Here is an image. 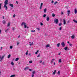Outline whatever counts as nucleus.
<instances>
[{
  "label": "nucleus",
  "mask_w": 77,
  "mask_h": 77,
  "mask_svg": "<svg viewBox=\"0 0 77 77\" xmlns=\"http://www.w3.org/2000/svg\"><path fill=\"white\" fill-rule=\"evenodd\" d=\"M37 30H40V29H39V28H37Z\"/></svg>",
  "instance_id": "obj_51"
},
{
  "label": "nucleus",
  "mask_w": 77,
  "mask_h": 77,
  "mask_svg": "<svg viewBox=\"0 0 77 77\" xmlns=\"http://www.w3.org/2000/svg\"><path fill=\"white\" fill-rule=\"evenodd\" d=\"M1 50H2V49H3V47H1Z\"/></svg>",
  "instance_id": "obj_50"
},
{
  "label": "nucleus",
  "mask_w": 77,
  "mask_h": 77,
  "mask_svg": "<svg viewBox=\"0 0 77 77\" xmlns=\"http://www.w3.org/2000/svg\"><path fill=\"white\" fill-rule=\"evenodd\" d=\"M45 35H46V34H45Z\"/></svg>",
  "instance_id": "obj_63"
},
{
  "label": "nucleus",
  "mask_w": 77,
  "mask_h": 77,
  "mask_svg": "<svg viewBox=\"0 0 77 77\" xmlns=\"http://www.w3.org/2000/svg\"><path fill=\"white\" fill-rule=\"evenodd\" d=\"M47 16V15L45 14H44L43 15V17H46Z\"/></svg>",
  "instance_id": "obj_37"
},
{
  "label": "nucleus",
  "mask_w": 77,
  "mask_h": 77,
  "mask_svg": "<svg viewBox=\"0 0 77 77\" xmlns=\"http://www.w3.org/2000/svg\"><path fill=\"white\" fill-rule=\"evenodd\" d=\"M27 27V29H28V28H29V27H28V26L27 27Z\"/></svg>",
  "instance_id": "obj_60"
},
{
  "label": "nucleus",
  "mask_w": 77,
  "mask_h": 77,
  "mask_svg": "<svg viewBox=\"0 0 77 77\" xmlns=\"http://www.w3.org/2000/svg\"><path fill=\"white\" fill-rule=\"evenodd\" d=\"M69 21H68V23H69Z\"/></svg>",
  "instance_id": "obj_64"
},
{
  "label": "nucleus",
  "mask_w": 77,
  "mask_h": 77,
  "mask_svg": "<svg viewBox=\"0 0 77 77\" xmlns=\"http://www.w3.org/2000/svg\"><path fill=\"white\" fill-rule=\"evenodd\" d=\"M54 65H55V64H56V63L54 62Z\"/></svg>",
  "instance_id": "obj_57"
},
{
  "label": "nucleus",
  "mask_w": 77,
  "mask_h": 77,
  "mask_svg": "<svg viewBox=\"0 0 77 77\" xmlns=\"http://www.w3.org/2000/svg\"><path fill=\"white\" fill-rule=\"evenodd\" d=\"M75 14L77 13V9L76 8L75 9Z\"/></svg>",
  "instance_id": "obj_15"
},
{
  "label": "nucleus",
  "mask_w": 77,
  "mask_h": 77,
  "mask_svg": "<svg viewBox=\"0 0 77 77\" xmlns=\"http://www.w3.org/2000/svg\"><path fill=\"white\" fill-rule=\"evenodd\" d=\"M43 64H44V62H43L42 63Z\"/></svg>",
  "instance_id": "obj_58"
},
{
  "label": "nucleus",
  "mask_w": 77,
  "mask_h": 77,
  "mask_svg": "<svg viewBox=\"0 0 77 77\" xmlns=\"http://www.w3.org/2000/svg\"><path fill=\"white\" fill-rule=\"evenodd\" d=\"M15 77V75H11L10 77Z\"/></svg>",
  "instance_id": "obj_20"
},
{
  "label": "nucleus",
  "mask_w": 77,
  "mask_h": 77,
  "mask_svg": "<svg viewBox=\"0 0 77 77\" xmlns=\"http://www.w3.org/2000/svg\"><path fill=\"white\" fill-rule=\"evenodd\" d=\"M5 55H3L2 57L1 58V56H0V61H2L3 59L4 58V57H5Z\"/></svg>",
  "instance_id": "obj_4"
},
{
  "label": "nucleus",
  "mask_w": 77,
  "mask_h": 77,
  "mask_svg": "<svg viewBox=\"0 0 77 77\" xmlns=\"http://www.w3.org/2000/svg\"><path fill=\"white\" fill-rule=\"evenodd\" d=\"M61 45H62L63 47H65V44L64 42H62L61 44Z\"/></svg>",
  "instance_id": "obj_8"
},
{
  "label": "nucleus",
  "mask_w": 77,
  "mask_h": 77,
  "mask_svg": "<svg viewBox=\"0 0 77 77\" xmlns=\"http://www.w3.org/2000/svg\"><path fill=\"white\" fill-rule=\"evenodd\" d=\"M42 5H43V3H41V5L40 6V9H41V8H42Z\"/></svg>",
  "instance_id": "obj_12"
},
{
  "label": "nucleus",
  "mask_w": 77,
  "mask_h": 77,
  "mask_svg": "<svg viewBox=\"0 0 77 77\" xmlns=\"http://www.w3.org/2000/svg\"><path fill=\"white\" fill-rule=\"evenodd\" d=\"M59 46H60V43H58L57 44V47H59Z\"/></svg>",
  "instance_id": "obj_30"
},
{
  "label": "nucleus",
  "mask_w": 77,
  "mask_h": 77,
  "mask_svg": "<svg viewBox=\"0 0 77 77\" xmlns=\"http://www.w3.org/2000/svg\"><path fill=\"white\" fill-rule=\"evenodd\" d=\"M16 3H17V4H18V1H16Z\"/></svg>",
  "instance_id": "obj_55"
},
{
  "label": "nucleus",
  "mask_w": 77,
  "mask_h": 77,
  "mask_svg": "<svg viewBox=\"0 0 77 77\" xmlns=\"http://www.w3.org/2000/svg\"><path fill=\"white\" fill-rule=\"evenodd\" d=\"M57 3H58V2H57V1L55 2H54V5H56Z\"/></svg>",
  "instance_id": "obj_33"
},
{
  "label": "nucleus",
  "mask_w": 77,
  "mask_h": 77,
  "mask_svg": "<svg viewBox=\"0 0 77 77\" xmlns=\"http://www.w3.org/2000/svg\"><path fill=\"white\" fill-rule=\"evenodd\" d=\"M44 12L45 13V12H47V8H45V9H44Z\"/></svg>",
  "instance_id": "obj_21"
},
{
  "label": "nucleus",
  "mask_w": 77,
  "mask_h": 77,
  "mask_svg": "<svg viewBox=\"0 0 77 77\" xmlns=\"http://www.w3.org/2000/svg\"><path fill=\"white\" fill-rule=\"evenodd\" d=\"M11 65H14V62H12L11 63Z\"/></svg>",
  "instance_id": "obj_36"
},
{
  "label": "nucleus",
  "mask_w": 77,
  "mask_h": 77,
  "mask_svg": "<svg viewBox=\"0 0 77 77\" xmlns=\"http://www.w3.org/2000/svg\"><path fill=\"white\" fill-rule=\"evenodd\" d=\"M42 63V61H40V63Z\"/></svg>",
  "instance_id": "obj_56"
},
{
  "label": "nucleus",
  "mask_w": 77,
  "mask_h": 77,
  "mask_svg": "<svg viewBox=\"0 0 77 77\" xmlns=\"http://www.w3.org/2000/svg\"><path fill=\"white\" fill-rule=\"evenodd\" d=\"M10 57H11V54H9L8 56V59H9V58H10Z\"/></svg>",
  "instance_id": "obj_24"
},
{
  "label": "nucleus",
  "mask_w": 77,
  "mask_h": 77,
  "mask_svg": "<svg viewBox=\"0 0 77 77\" xmlns=\"http://www.w3.org/2000/svg\"><path fill=\"white\" fill-rule=\"evenodd\" d=\"M18 38H20V35H19V36H18Z\"/></svg>",
  "instance_id": "obj_61"
},
{
  "label": "nucleus",
  "mask_w": 77,
  "mask_h": 77,
  "mask_svg": "<svg viewBox=\"0 0 77 77\" xmlns=\"http://www.w3.org/2000/svg\"><path fill=\"white\" fill-rule=\"evenodd\" d=\"M64 50H65L66 51H68L69 50V49L67 47H66L64 48Z\"/></svg>",
  "instance_id": "obj_9"
},
{
  "label": "nucleus",
  "mask_w": 77,
  "mask_h": 77,
  "mask_svg": "<svg viewBox=\"0 0 77 77\" xmlns=\"http://www.w3.org/2000/svg\"><path fill=\"white\" fill-rule=\"evenodd\" d=\"M28 52H29V51H27L26 52V53L25 54H26V55H27V54H28Z\"/></svg>",
  "instance_id": "obj_35"
},
{
  "label": "nucleus",
  "mask_w": 77,
  "mask_h": 77,
  "mask_svg": "<svg viewBox=\"0 0 77 77\" xmlns=\"http://www.w3.org/2000/svg\"><path fill=\"white\" fill-rule=\"evenodd\" d=\"M59 55H60V53L58 54Z\"/></svg>",
  "instance_id": "obj_59"
},
{
  "label": "nucleus",
  "mask_w": 77,
  "mask_h": 77,
  "mask_svg": "<svg viewBox=\"0 0 77 77\" xmlns=\"http://www.w3.org/2000/svg\"><path fill=\"white\" fill-rule=\"evenodd\" d=\"M16 15L15 14H14L13 16V18H15V17Z\"/></svg>",
  "instance_id": "obj_41"
},
{
  "label": "nucleus",
  "mask_w": 77,
  "mask_h": 77,
  "mask_svg": "<svg viewBox=\"0 0 77 77\" xmlns=\"http://www.w3.org/2000/svg\"><path fill=\"white\" fill-rule=\"evenodd\" d=\"M57 74H58V75H60V71H58V72L57 73Z\"/></svg>",
  "instance_id": "obj_28"
},
{
  "label": "nucleus",
  "mask_w": 77,
  "mask_h": 77,
  "mask_svg": "<svg viewBox=\"0 0 77 77\" xmlns=\"http://www.w3.org/2000/svg\"><path fill=\"white\" fill-rule=\"evenodd\" d=\"M59 62L60 63H61V59H60V60H59Z\"/></svg>",
  "instance_id": "obj_42"
},
{
  "label": "nucleus",
  "mask_w": 77,
  "mask_h": 77,
  "mask_svg": "<svg viewBox=\"0 0 77 77\" xmlns=\"http://www.w3.org/2000/svg\"><path fill=\"white\" fill-rule=\"evenodd\" d=\"M46 20H47L48 21L50 20V18L49 17H47V18Z\"/></svg>",
  "instance_id": "obj_13"
},
{
  "label": "nucleus",
  "mask_w": 77,
  "mask_h": 77,
  "mask_svg": "<svg viewBox=\"0 0 77 77\" xmlns=\"http://www.w3.org/2000/svg\"><path fill=\"white\" fill-rule=\"evenodd\" d=\"M5 5L4 6V8H5V10H8V7L6 5L8 4V0H5L4 2Z\"/></svg>",
  "instance_id": "obj_1"
},
{
  "label": "nucleus",
  "mask_w": 77,
  "mask_h": 77,
  "mask_svg": "<svg viewBox=\"0 0 77 77\" xmlns=\"http://www.w3.org/2000/svg\"><path fill=\"white\" fill-rule=\"evenodd\" d=\"M63 23L64 25H65V24H66V21H65V19H63Z\"/></svg>",
  "instance_id": "obj_11"
},
{
  "label": "nucleus",
  "mask_w": 77,
  "mask_h": 77,
  "mask_svg": "<svg viewBox=\"0 0 77 77\" xmlns=\"http://www.w3.org/2000/svg\"><path fill=\"white\" fill-rule=\"evenodd\" d=\"M40 25H41V26H42V25H43V23H40Z\"/></svg>",
  "instance_id": "obj_45"
},
{
  "label": "nucleus",
  "mask_w": 77,
  "mask_h": 77,
  "mask_svg": "<svg viewBox=\"0 0 77 77\" xmlns=\"http://www.w3.org/2000/svg\"><path fill=\"white\" fill-rule=\"evenodd\" d=\"M35 71H33L32 72V77H34V75H35Z\"/></svg>",
  "instance_id": "obj_7"
},
{
  "label": "nucleus",
  "mask_w": 77,
  "mask_h": 77,
  "mask_svg": "<svg viewBox=\"0 0 77 77\" xmlns=\"http://www.w3.org/2000/svg\"><path fill=\"white\" fill-rule=\"evenodd\" d=\"M73 21L75 23H77V20H73Z\"/></svg>",
  "instance_id": "obj_27"
},
{
  "label": "nucleus",
  "mask_w": 77,
  "mask_h": 77,
  "mask_svg": "<svg viewBox=\"0 0 77 77\" xmlns=\"http://www.w3.org/2000/svg\"><path fill=\"white\" fill-rule=\"evenodd\" d=\"M59 26H62V23H60L59 24Z\"/></svg>",
  "instance_id": "obj_34"
},
{
  "label": "nucleus",
  "mask_w": 77,
  "mask_h": 77,
  "mask_svg": "<svg viewBox=\"0 0 77 77\" xmlns=\"http://www.w3.org/2000/svg\"><path fill=\"white\" fill-rule=\"evenodd\" d=\"M8 30H9V29H8L6 30H5V32H8Z\"/></svg>",
  "instance_id": "obj_31"
},
{
  "label": "nucleus",
  "mask_w": 77,
  "mask_h": 77,
  "mask_svg": "<svg viewBox=\"0 0 77 77\" xmlns=\"http://www.w3.org/2000/svg\"><path fill=\"white\" fill-rule=\"evenodd\" d=\"M29 68V66H26L25 68L24 69V71H26V70H27V69H28Z\"/></svg>",
  "instance_id": "obj_5"
},
{
  "label": "nucleus",
  "mask_w": 77,
  "mask_h": 77,
  "mask_svg": "<svg viewBox=\"0 0 77 77\" xmlns=\"http://www.w3.org/2000/svg\"><path fill=\"white\" fill-rule=\"evenodd\" d=\"M71 38H72V39H74V38H75V35H72L70 37Z\"/></svg>",
  "instance_id": "obj_6"
},
{
  "label": "nucleus",
  "mask_w": 77,
  "mask_h": 77,
  "mask_svg": "<svg viewBox=\"0 0 77 77\" xmlns=\"http://www.w3.org/2000/svg\"><path fill=\"white\" fill-rule=\"evenodd\" d=\"M52 16L53 17H54L55 16V14H53L52 15Z\"/></svg>",
  "instance_id": "obj_38"
},
{
  "label": "nucleus",
  "mask_w": 77,
  "mask_h": 77,
  "mask_svg": "<svg viewBox=\"0 0 77 77\" xmlns=\"http://www.w3.org/2000/svg\"><path fill=\"white\" fill-rule=\"evenodd\" d=\"M54 60V59H53L52 60H51V63H53Z\"/></svg>",
  "instance_id": "obj_29"
},
{
  "label": "nucleus",
  "mask_w": 77,
  "mask_h": 77,
  "mask_svg": "<svg viewBox=\"0 0 77 77\" xmlns=\"http://www.w3.org/2000/svg\"><path fill=\"white\" fill-rule=\"evenodd\" d=\"M29 44H29L31 46H32V45H33V42H32L31 43V42H29Z\"/></svg>",
  "instance_id": "obj_14"
},
{
  "label": "nucleus",
  "mask_w": 77,
  "mask_h": 77,
  "mask_svg": "<svg viewBox=\"0 0 77 77\" xmlns=\"http://www.w3.org/2000/svg\"><path fill=\"white\" fill-rule=\"evenodd\" d=\"M39 52V50H38V51H36V52H35V54H38V53Z\"/></svg>",
  "instance_id": "obj_26"
},
{
  "label": "nucleus",
  "mask_w": 77,
  "mask_h": 77,
  "mask_svg": "<svg viewBox=\"0 0 77 77\" xmlns=\"http://www.w3.org/2000/svg\"><path fill=\"white\" fill-rule=\"evenodd\" d=\"M51 3H52V4H53L54 3V1L53 0L51 2Z\"/></svg>",
  "instance_id": "obj_47"
},
{
  "label": "nucleus",
  "mask_w": 77,
  "mask_h": 77,
  "mask_svg": "<svg viewBox=\"0 0 77 77\" xmlns=\"http://www.w3.org/2000/svg\"><path fill=\"white\" fill-rule=\"evenodd\" d=\"M2 18H3V19H5V16H3L2 17Z\"/></svg>",
  "instance_id": "obj_53"
},
{
  "label": "nucleus",
  "mask_w": 77,
  "mask_h": 77,
  "mask_svg": "<svg viewBox=\"0 0 77 77\" xmlns=\"http://www.w3.org/2000/svg\"><path fill=\"white\" fill-rule=\"evenodd\" d=\"M72 45V44L71 43H69V46H71V45Z\"/></svg>",
  "instance_id": "obj_40"
},
{
  "label": "nucleus",
  "mask_w": 77,
  "mask_h": 77,
  "mask_svg": "<svg viewBox=\"0 0 77 77\" xmlns=\"http://www.w3.org/2000/svg\"><path fill=\"white\" fill-rule=\"evenodd\" d=\"M13 31H14V30H15V28H13L12 29Z\"/></svg>",
  "instance_id": "obj_48"
},
{
  "label": "nucleus",
  "mask_w": 77,
  "mask_h": 77,
  "mask_svg": "<svg viewBox=\"0 0 77 77\" xmlns=\"http://www.w3.org/2000/svg\"><path fill=\"white\" fill-rule=\"evenodd\" d=\"M19 60V58H17L15 60V61H18Z\"/></svg>",
  "instance_id": "obj_23"
},
{
  "label": "nucleus",
  "mask_w": 77,
  "mask_h": 77,
  "mask_svg": "<svg viewBox=\"0 0 77 77\" xmlns=\"http://www.w3.org/2000/svg\"><path fill=\"white\" fill-rule=\"evenodd\" d=\"M36 32V31L35 30H34V31L33 30H31V32Z\"/></svg>",
  "instance_id": "obj_39"
},
{
  "label": "nucleus",
  "mask_w": 77,
  "mask_h": 77,
  "mask_svg": "<svg viewBox=\"0 0 77 77\" xmlns=\"http://www.w3.org/2000/svg\"><path fill=\"white\" fill-rule=\"evenodd\" d=\"M19 44V42H18L17 43V45H18Z\"/></svg>",
  "instance_id": "obj_49"
},
{
  "label": "nucleus",
  "mask_w": 77,
  "mask_h": 77,
  "mask_svg": "<svg viewBox=\"0 0 77 77\" xmlns=\"http://www.w3.org/2000/svg\"><path fill=\"white\" fill-rule=\"evenodd\" d=\"M59 30H62V26L60 27V28H59Z\"/></svg>",
  "instance_id": "obj_32"
},
{
  "label": "nucleus",
  "mask_w": 77,
  "mask_h": 77,
  "mask_svg": "<svg viewBox=\"0 0 77 77\" xmlns=\"http://www.w3.org/2000/svg\"><path fill=\"white\" fill-rule=\"evenodd\" d=\"M9 26H10V23H8V24L7 25V27H9Z\"/></svg>",
  "instance_id": "obj_17"
},
{
  "label": "nucleus",
  "mask_w": 77,
  "mask_h": 77,
  "mask_svg": "<svg viewBox=\"0 0 77 77\" xmlns=\"http://www.w3.org/2000/svg\"><path fill=\"white\" fill-rule=\"evenodd\" d=\"M67 43H68V44H69V42L68 41V42H67Z\"/></svg>",
  "instance_id": "obj_62"
},
{
  "label": "nucleus",
  "mask_w": 77,
  "mask_h": 77,
  "mask_svg": "<svg viewBox=\"0 0 77 77\" xmlns=\"http://www.w3.org/2000/svg\"><path fill=\"white\" fill-rule=\"evenodd\" d=\"M10 48L11 49H12V46H10Z\"/></svg>",
  "instance_id": "obj_44"
},
{
  "label": "nucleus",
  "mask_w": 77,
  "mask_h": 77,
  "mask_svg": "<svg viewBox=\"0 0 77 77\" xmlns=\"http://www.w3.org/2000/svg\"><path fill=\"white\" fill-rule=\"evenodd\" d=\"M9 6L11 7H14V5L13 4H9Z\"/></svg>",
  "instance_id": "obj_18"
},
{
  "label": "nucleus",
  "mask_w": 77,
  "mask_h": 77,
  "mask_svg": "<svg viewBox=\"0 0 77 77\" xmlns=\"http://www.w3.org/2000/svg\"><path fill=\"white\" fill-rule=\"evenodd\" d=\"M70 12H71V11H70V10H69L67 11V15L68 16H69V14H70Z\"/></svg>",
  "instance_id": "obj_10"
},
{
  "label": "nucleus",
  "mask_w": 77,
  "mask_h": 77,
  "mask_svg": "<svg viewBox=\"0 0 77 77\" xmlns=\"http://www.w3.org/2000/svg\"><path fill=\"white\" fill-rule=\"evenodd\" d=\"M56 72V70H55L53 72V75H54L55 74V73Z\"/></svg>",
  "instance_id": "obj_16"
},
{
  "label": "nucleus",
  "mask_w": 77,
  "mask_h": 77,
  "mask_svg": "<svg viewBox=\"0 0 77 77\" xmlns=\"http://www.w3.org/2000/svg\"><path fill=\"white\" fill-rule=\"evenodd\" d=\"M24 25V28H26L27 27V26L26 25V23L24 22H23L21 24V26H23Z\"/></svg>",
  "instance_id": "obj_3"
},
{
  "label": "nucleus",
  "mask_w": 77,
  "mask_h": 77,
  "mask_svg": "<svg viewBox=\"0 0 77 77\" xmlns=\"http://www.w3.org/2000/svg\"><path fill=\"white\" fill-rule=\"evenodd\" d=\"M29 63H32V61L31 60L29 61Z\"/></svg>",
  "instance_id": "obj_43"
},
{
  "label": "nucleus",
  "mask_w": 77,
  "mask_h": 77,
  "mask_svg": "<svg viewBox=\"0 0 77 77\" xmlns=\"http://www.w3.org/2000/svg\"><path fill=\"white\" fill-rule=\"evenodd\" d=\"M29 71H32V70L31 69H29Z\"/></svg>",
  "instance_id": "obj_52"
},
{
  "label": "nucleus",
  "mask_w": 77,
  "mask_h": 77,
  "mask_svg": "<svg viewBox=\"0 0 77 77\" xmlns=\"http://www.w3.org/2000/svg\"><path fill=\"white\" fill-rule=\"evenodd\" d=\"M46 48H48V47H50V45L48 44L46 46Z\"/></svg>",
  "instance_id": "obj_19"
},
{
  "label": "nucleus",
  "mask_w": 77,
  "mask_h": 77,
  "mask_svg": "<svg viewBox=\"0 0 77 77\" xmlns=\"http://www.w3.org/2000/svg\"><path fill=\"white\" fill-rule=\"evenodd\" d=\"M54 23H56V24H58V22L59 21V20L57 19H54Z\"/></svg>",
  "instance_id": "obj_2"
},
{
  "label": "nucleus",
  "mask_w": 77,
  "mask_h": 77,
  "mask_svg": "<svg viewBox=\"0 0 77 77\" xmlns=\"http://www.w3.org/2000/svg\"><path fill=\"white\" fill-rule=\"evenodd\" d=\"M40 56V54H38L37 56V57H39Z\"/></svg>",
  "instance_id": "obj_46"
},
{
  "label": "nucleus",
  "mask_w": 77,
  "mask_h": 77,
  "mask_svg": "<svg viewBox=\"0 0 77 77\" xmlns=\"http://www.w3.org/2000/svg\"><path fill=\"white\" fill-rule=\"evenodd\" d=\"M61 14H62V15H63V12H62L61 13Z\"/></svg>",
  "instance_id": "obj_54"
},
{
  "label": "nucleus",
  "mask_w": 77,
  "mask_h": 77,
  "mask_svg": "<svg viewBox=\"0 0 77 77\" xmlns=\"http://www.w3.org/2000/svg\"><path fill=\"white\" fill-rule=\"evenodd\" d=\"M2 23H3V24H5L6 22V21H5V20H3L2 21Z\"/></svg>",
  "instance_id": "obj_22"
},
{
  "label": "nucleus",
  "mask_w": 77,
  "mask_h": 77,
  "mask_svg": "<svg viewBox=\"0 0 77 77\" xmlns=\"http://www.w3.org/2000/svg\"><path fill=\"white\" fill-rule=\"evenodd\" d=\"M2 3L0 4V10H1L2 9Z\"/></svg>",
  "instance_id": "obj_25"
}]
</instances>
